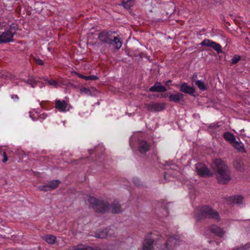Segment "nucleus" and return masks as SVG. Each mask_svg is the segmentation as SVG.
Listing matches in <instances>:
<instances>
[{
  "instance_id": "39",
  "label": "nucleus",
  "mask_w": 250,
  "mask_h": 250,
  "mask_svg": "<svg viewBox=\"0 0 250 250\" xmlns=\"http://www.w3.org/2000/svg\"><path fill=\"white\" fill-rule=\"evenodd\" d=\"M3 160H2V162L3 163H5L7 161H8V157L6 155V154L5 152H4L3 153Z\"/></svg>"
},
{
  "instance_id": "29",
  "label": "nucleus",
  "mask_w": 250,
  "mask_h": 250,
  "mask_svg": "<svg viewBox=\"0 0 250 250\" xmlns=\"http://www.w3.org/2000/svg\"><path fill=\"white\" fill-rule=\"evenodd\" d=\"M38 188L40 190L43 191H47L50 190L48 184L45 185L40 186L38 187Z\"/></svg>"
},
{
  "instance_id": "1",
  "label": "nucleus",
  "mask_w": 250,
  "mask_h": 250,
  "mask_svg": "<svg viewBox=\"0 0 250 250\" xmlns=\"http://www.w3.org/2000/svg\"><path fill=\"white\" fill-rule=\"evenodd\" d=\"M211 168L219 184L225 185L230 182L231 179L230 170L222 159H215L211 164Z\"/></svg>"
},
{
  "instance_id": "2",
  "label": "nucleus",
  "mask_w": 250,
  "mask_h": 250,
  "mask_svg": "<svg viewBox=\"0 0 250 250\" xmlns=\"http://www.w3.org/2000/svg\"><path fill=\"white\" fill-rule=\"evenodd\" d=\"M195 218L197 221L206 218L212 219L216 221H219L221 219L218 212L207 205L203 206L198 208L195 213Z\"/></svg>"
},
{
  "instance_id": "12",
  "label": "nucleus",
  "mask_w": 250,
  "mask_h": 250,
  "mask_svg": "<svg viewBox=\"0 0 250 250\" xmlns=\"http://www.w3.org/2000/svg\"><path fill=\"white\" fill-rule=\"evenodd\" d=\"M170 102L182 104L184 102V95L181 92H177L175 94H170L168 97Z\"/></svg>"
},
{
  "instance_id": "36",
  "label": "nucleus",
  "mask_w": 250,
  "mask_h": 250,
  "mask_svg": "<svg viewBox=\"0 0 250 250\" xmlns=\"http://www.w3.org/2000/svg\"><path fill=\"white\" fill-rule=\"evenodd\" d=\"M197 76L198 75L197 73H194L193 74L191 78V80L192 83L194 82L195 83V82L197 81L196 80L197 78Z\"/></svg>"
},
{
  "instance_id": "5",
  "label": "nucleus",
  "mask_w": 250,
  "mask_h": 250,
  "mask_svg": "<svg viewBox=\"0 0 250 250\" xmlns=\"http://www.w3.org/2000/svg\"><path fill=\"white\" fill-rule=\"evenodd\" d=\"M18 25L16 23H12L8 30L0 35V44L7 43L14 41L13 36L17 33Z\"/></svg>"
},
{
  "instance_id": "24",
  "label": "nucleus",
  "mask_w": 250,
  "mask_h": 250,
  "mask_svg": "<svg viewBox=\"0 0 250 250\" xmlns=\"http://www.w3.org/2000/svg\"><path fill=\"white\" fill-rule=\"evenodd\" d=\"M61 183V182L59 180H52L49 182L48 183V186L49 187L50 190H52L56 188Z\"/></svg>"
},
{
  "instance_id": "28",
  "label": "nucleus",
  "mask_w": 250,
  "mask_h": 250,
  "mask_svg": "<svg viewBox=\"0 0 250 250\" xmlns=\"http://www.w3.org/2000/svg\"><path fill=\"white\" fill-rule=\"evenodd\" d=\"M168 6L169 8L168 9V11L167 12V15H171L174 11L175 6L173 2H171L169 1V2L168 3Z\"/></svg>"
},
{
  "instance_id": "27",
  "label": "nucleus",
  "mask_w": 250,
  "mask_h": 250,
  "mask_svg": "<svg viewBox=\"0 0 250 250\" xmlns=\"http://www.w3.org/2000/svg\"><path fill=\"white\" fill-rule=\"evenodd\" d=\"M250 248V242L239 247H235L231 250H249Z\"/></svg>"
},
{
  "instance_id": "43",
  "label": "nucleus",
  "mask_w": 250,
  "mask_h": 250,
  "mask_svg": "<svg viewBox=\"0 0 250 250\" xmlns=\"http://www.w3.org/2000/svg\"><path fill=\"white\" fill-rule=\"evenodd\" d=\"M172 81L171 80H169L165 82V84L167 85H168Z\"/></svg>"
},
{
  "instance_id": "7",
  "label": "nucleus",
  "mask_w": 250,
  "mask_h": 250,
  "mask_svg": "<svg viewBox=\"0 0 250 250\" xmlns=\"http://www.w3.org/2000/svg\"><path fill=\"white\" fill-rule=\"evenodd\" d=\"M165 103L152 102L150 104H145V108L150 112H159L163 110L165 108Z\"/></svg>"
},
{
  "instance_id": "6",
  "label": "nucleus",
  "mask_w": 250,
  "mask_h": 250,
  "mask_svg": "<svg viewBox=\"0 0 250 250\" xmlns=\"http://www.w3.org/2000/svg\"><path fill=\"white\" fill-rule=\"evenodd\" d=\"M155 233H150L145 238L143 242L142 250H154V243L156 240Z\"/></svg>"
},
{
  "instance_id": "35",
  "label": "nucleus",
  "mask_w": 250,
  "mask_h": 250,
  "mask_svg": "<svg viewBox=\"0 0 250 250\" xmlns=\"http://www.w3.org/2000/svg\"><path fill=\"white\" fill-rule=\"evenodd\" d=\"M163 210L165 212V213L163 214L162 215H160V217H167L168 214V208L167 207H165L164 208Z\"/></svg>"
},
{
  "instance_id": "45",
  "label": "nucleus",
  "mask_w": 250,
  "mask_h": 250,
  "mask_svg": "<svg viewBox=\"0 0 250 250\" xmlns=\"http://www.w3.org/2000/svg\"><path fill=\"white\" fill-rule=\"evenodd\" d=\"M93 152V150H89V153H91Z\"/></svg>"
},
{
  "instance_id": "8",
  "label": "nucleus",
  "mask_w": 250,
  "mask_h": 250,
  "mask_svg": "<svg viewBox=\"0 0 250 250\" xmlns=\"http://www.w3.org/2000/svg\"><path fill=\"white\" fill-rule=\"evenodd\" d=\"M200 44L202 46L210 47L215 50L217 53L222 52V47L220 44L209 39H204Z\"/></svg>"
},
{
  "instance_id": "26",
  "label": "nucleus",
  "mask_w": 250,
  "mask_h": 250,
  "mask_svg": "<svg viewBox=\"0 0 250 250\" xmlns=\"http://www.w3.org/2000/svg\"><path fill=\"white\" fill-rule=\"evenodd\" d=\"M133 0H123L122 4L126 9H129L133 5Z\"/></svg>"
},
{
  "instance_id": "33",
  "label": "nucleus",
  "mask_w": 250,
  "mask_h": 250,
  "mask_svg": "<svg viewBox=\"0 0 250 250\" xmlns=\"http://www.w3.org/2000/svg\"><path fill=\"white\" fill-rule=\"evenodd\" d=\"M133 182L136 186L138 187L141 186V181L138 178H134L133 179Z\"/></svg>"
},
{
  "instance_id": "44",
  "label": "nucleus",
  "mask_w": 250,
  "mask_h": 250,
  "mask_svg": "<svg viewBox=\"0 0 250 250\" xmlns=\"http://www.w3.org/2000/svg\"><path fill=\"white\" fill-rule=\"evenodd\" d=\"M167 94H165V95H163V97H166L167 96Z\"/></svg>"
},
{
  "instance_id": "21",
  "label": "nucleus",
  "mask_w": 250,
  "mask_h": 250,
  "mask_svg": "<svg viewBox=\"0 0 250 250\" xmlns=\"http://www.w3.org/2000/svg\"><path fill=\"white\" fill-rule=\"evenodd\" d=\"M108 235V230L105 229L102 230H99L96 232V237L97 238L104 239Z\"/></svg>"
},
{
  "instance_id": "46",
  "label": "nucleus",
  "mask_w": 250,
  "mask_h": 250,
  "mask_svg": "<svg viewBox=\"0 0 250 250\" xmlns=\"http://www.w3.org/2000/svg\"><path fill=\"white\" fill-rule=\"evenodd\" d=\"M246 39L247 40H248V41H249V38H246Z\"/></svg>"
},
{
  "instance_id": "9",
  "label": "nucleus",
  "mask_w": 250,
  "mask_h": 250,
  "mask_svg": "<svg viewBox=\"0 0 250 250\" xmlns=\"http://www.w3.org/2000/svg\"><path fill=\"white\" fill-rule=\"evenodd\" d=\"M196 171L198 174L201 177L213 176V174L210 172L208 168L202 163H198L196 165Z\"/></svg>"
},
{
  "instance_id": "19",
  "label": "nucleus",
  "mask_w": 250,
  "mask_h": 250,
  "mask_svg": "<svg viewBox=\"0 0 250 250\" xmlns=\"http://www.w3.org/2000/svg\"><path fill=\"white\" fill-rule=\"evenodd\" d=\"M224 138L231 145L236 141L235 136L229 132H226L223 134Z\"/></svg>"
},
{
  "instance_id": "18",
  "label": "nucleus",
  "mask_w": 250,
  "mask_h": 250,
  "mask_svg": "<svg viewBox=\"0 0 250 250\" xmlns=\"http://www.w3.org/2000/svg\"><path fill=\"white\" fill-rule=\"evenodd\" d=\"M210 230L213 233L219 237L223 236L225 233V232L221 228L215 225L211 226L210 227Z\"/></svg>"
},
{
  "instance_id": "38",
  "label": "nucleus",
  "mask_w": 250,
  "mask_h": 250,
  "mask_svg": "<svg viewBox=\"0 0 250 250\" xmlns=\"http://www.w3.org/2000/svg\"><path fill=\"white\" fill-rule=\"evenodd\" d=\"M48 83L50 85H51L57 86L58 85V82L54 80L49 81Z\"/></svg>"
},
{
  "instance_id": "22",
  "label": "nucleus",
  "mask_w": 250,
  "mask_h": 250,
  "mask_svg": "<svg viewBox=\"0 0 250 250\" xmlns=\"http://www.w3.org/2000/svg\"><path fill=\"white\" fill-rule=\"evenodd\" d=\"M230 201L234 204L241 205L243 203V197L242 196H233L229 197Z\"/></svg>"
},
{
  "instance_id": "25",
  "label": "nucleus",
  "mask_w": 250,
  "mask_h": 250,
  "mask_svg": "<svg viewBox=\"0 0 250 250\" xmlns=\"http://www.w3.org/2000/svg\"><path fill=\"white\" fill-rule=\"evenodd\" d=\"M195 84L201 91H205L207 89V87L202 81L198 80L195 82Z\"/></svg>"
},
{
  "instance_id": "32",
  "label": "nucleus",
  "mask_w": 250,
  "mask_h": 250,
  "mask_svg": "<svg viewBox=\"0 0 250 250\" xmlns=\"http://www.w3.org/2000/svg\"><path fill=\"white\" fill-rule=\"evenodd\" d=\"M27 84H29L32 86V87H34L36 84L35 82L32 80L28 79L26 81Z\"/></svg>"
},
{
  "instance_id": "40",
  "label": "nucleus",
  "mask_w": 250,
  "mask_h": 250,
  "mask_svg": "<svg viewBox=\"0 0 250 250\" xmlns=\"http://www.w3.org/2000/svg\"><path fill=\"white\" fill-rule=\"evenodd\" d=\"M36 62L38 65H42L44 64L43 61L41 59H37Z\"/></svg>"
},
{
  "instance_id": "3",
  "label": "nucleus",
  "mask_w": 250,
  "mask_h": 250,
  "mask_svg": "<svg viewBox=\"0 0 250 250\" xmlns=\"http://www.w3.org/2000/svg\"><path fill=\"white\" fill-rule=\"evenodd\" d=\"M115 32L110 31H103L99 34L98 39L103 44L112 45L114 47L119 49L122 47L123 42L118 37L112 36Z\"/></svg>"
},
{
  "instance_id": "13",
  "label": "nucleus",
  "mask_w": 250,
  "mask_h": 250,
  "mask_svg": "<svg viewBox=\"0 0 250 250\" xmlns=\"http://www.w3.org/2000/svg\"><path fill=\"white\" fill-rule=\"evenodd\" d=\"M150 149L149 144L146 141L140 140L138 142V150L141 153H145Z\"/></svg>"
},
{
  "instance_id": "20",
  "label": "nucleus",
  "mask_w": 250,
  "mask_h": 250,
  "mask_svg": "<svg viewBox=\"0 0 250 250\" xmlns=\"http://www.w3.org/2000/svg\"><path fill=\"white\" fill-rule=\"evenodd\" d=\"M232 146L236 149L237 151L241 152H245V149L243 144L241 142L235 141L232 144Z\"/></svg>"
},
{
  "instance_id": "30",
  "label": "nucleus",
  "mask_w": 250,
  "mask_h": 250,
  "mask_svg": "<svg viewBox=\"0 0 250 250\" xmlns=\"http://www.w3.org/2000/svg\"><path fill=\"white\" fill-rule=\"evenodd\" d=\"M241 59V57L238 55H235L233 57V58L231 59V63L232 64H236Z\"/></svg>"
},
{
  "instance_id": "37",
  "label": "nucleus",
  "mask_w": 250,
  "mask_h": 250,
  "mask_svg": "<svg viewBox=\"0 0 250 250\" xmlns=\"http://www.w3.org/2000/svg\"><path fill=\"white\" fill-rule=\"evenodd\" d=\"M88 80H96L98 79V77L95 75L88 76Z\"/></svg>"
},
{
  "instance_id": "4",
  "label": "nucleus",
  "mask_w": 250,
  "mask_h": 250,
  "mask_svg": "<svg viewBox=\"0 0 250 250\" xmlns=\"http://www.w3.org/2000/svg\"><path fill=\"white\" fill-rule=\"evenodd\" d=\"M88 201L91 207L97 212L104 213L109 208L108 204L103 200H100L94 197L90 196L88 198Z\"/></svg>"
},
{
  "instance_id": "10",
  "label": "nucleus",
  "mask_w": 250,
  "mask_h": 250,
  "mask_svg": "<svg viewBox=\"0 0 250 250\" xmlns=\"http://www.w3.org/2000/svg\"><path fill=\"white\" fill-rule=\"evenodd\" d=\"M180 242L177 236H172L168 238L165 243V248L167 250L173 249L176 245L179 244Z\"/></svg>"
},
{
  "instance_id": "23",
  "label": "nucleus",
  "mask_w": 250,
  "mask_h": 250,
  "mask_svg": "<svg viewBox=\"0 0 250 250\" xmlns=\"http://www.w3.org/2000/svg\"><path fill=\"white\" fill-rule=\"evenodd\" d=\"M43 239L48 244H53L56 241V237L53 235L48 234L44 236Z\"/></svg>"
},
{
  "instance_id": "41",
  "label": "nucleus",
  "mask_w": 250,
  "mask_h": 250,
  "mask_svg": "<svg viewBox=\"0 0 250 250\" xmlns=\"http://www.w3.org/2000/svg\"><path fill=\"white\" fill-rule=\"evenodd\" d=\"M78 76H79V77L80 78H83V79L84 80H88V78H88V76H84V75H83L82 74H79Z\"/></svg>"
},
{
  "instance_id": "31",
  "label": "nucleus",
  "mask_w": 250,
  "mask_h": 250,
  "mask_svg": "<svg viewBox=\"0 0 250 250\" xmlns=\"http://www.w3.org/2000/svg\"><path fill=\"white\" fill-rule=\"evenodd\" d=\"M80 91H81V92L82 93H84L85 94L88 95H91V92L88 88L83 87V88L81 89Z\"/></svg>"
},
{
  "instance_id": "16",
  "label": "nucleus",
  "mask_w": 250,
  "mask_h": 250,
  "mask_svg": "<svg viewBox=\"0 0 250 250\" xmlns=\"http://www.w3.org/2000/svg\"><path fill=\"white\" fill-rule=\"evenodd\" d=\"M67 104L65 101L56 100L55 101V107L60 111H65Z\"/></svg>"
},
{
  "instance_id": "42",
  "label": "nucleus",
  "mask_w": 250,
  "mask_h": 250,
  "mask_svg": "<svg viewBox=\"0 0 250 250\" xmlns=\"http://www.w3.org/2000/svg\"><path fill=\"white\" fill-rule=\"evenodd\" d=\"M11 98L13 99H18L19 97L17 95H12L11 96Z\"/></svg>"
},
{
  "instance_id": "15",
  "label": "nucleus",
  "mask_w": 250,
  "mask_h": 250,
  "mask_svg": "<svg viewBox=\"0 0 250 250\" xmlns=\"http://www.w3.org/2000/svg\"><path fill=\"white\" fill-rule=\"evenodd\" d=\"M109 208L107 209L111 210V211L113 213H118L121 211V207L118 201H115L110 205L108 204Z\"/></svg>"
},
{
  "instance_id": "34",
  "label": "nucleus",
  "mask_w": 250,
  "mask_h": 250,
  "mask_svg": "<svg viewBox=\"0 0 250 250\" xmlns=\"http://www.w3.org/2000/svg\"><path fill=\"white\" fill-rule=\"evenodd\" d=\"M85 250H101L97 247L85 246Z\"/></svg>"
},
{
  "instance_id": "14",
  "label": "nucleus",
  "mask_w": 250,
  "mask_h": 250,
  "mask_svg": "<svg viewBox=\"0 0 250 250\" xmlns=\"http://www.w3.org/2000/svg\"><path fill=\"white\" fill-rule=\"evenodd\" d=\"M167 89L165 86L162 85L160 82H156L153 86L149 89L150 92H164L167 91Z\"/></svg>"
},
{
  "instance_id": "17",
  "label": "nucleus",
  "mask_w": 250,
  "mask_h": 250,
  "mask_svg": "<svg viewBox=\"0 0 250 250\" xmlns=\"http://www.w3.org/2000/svg\"><path fill=\"white\" fill-rule=\"evenodd\" d=\"M234 168L238 171H242L244 169L243 162L241 158H237L233 161Z\"/></svg>"
},
{
  "instance_id": "11",
  "label": "nucleus",
  "mask_w": 250,
  "mask_h": 250,
  "mask_svg": "<svg viewBox=\"0 0 250 250\" xmlns=\"http://www.w3.org/2000/svg\"><path fill=\"white\" fill-rule=\"evenodd\" d=\"M179 90L181 93H184L194 96L195 92V89L191 86H189L187 83H183L179 87Z\"/></svg>"
}]
</instances>
